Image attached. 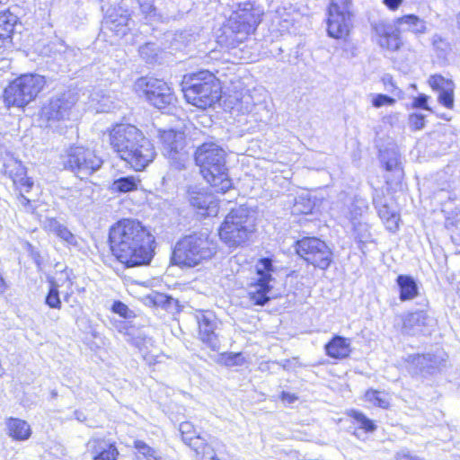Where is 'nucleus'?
Instances as JSON below:
<instances>
[{
    "label": "nucleus",
    "instance_id": "f257e3e1",
    "mask_svg": "<svg viewBox=\"0 0 460 460\" xmlns=\"http://www.w3.org/2000/svg\"><path fill=\"white\" fill-rule=\"evenodd\" d=\"M109 243L113 256L127 268L148 265L155 255V236L136 219L124 218L114 224Z\"/></svg>",
    "mask_w": 460,
    "mask_h": 460
},
{
    "label": "nucleus",
    "instance_id": "f03ea898",
    "mask_svg": "<svg viewBox=\"0 0 460 460\" xmlns=\"http://www.w3.org/2000/svg\"><path fill=\"white\" fill-rule=\"evenodd\" d=\"M204 179L217 192L226 193L233 187L226 164L225 150L214 142L200 145L194 155Z\"/></svg>",
    "mask_w": 460,
    "mask_h": 460
},
{
    "label": "nucleus",
    "instance_id": "7ed1b4c3",
    "mask_svg": "<svg viewBox=\"0 0 460 460\" xmlns=\"http://www.w3.org/2000/svg\"><path fill=\"white\" fill-rule=\"evenodd\" d=\"M217 252V243L210 237L208 229L184 235L173 248L172 261L181 267H194L211 259Z\"/></svg>",
    "mask_w": 460,
    "mask_h": 460
},
{
    "label": "nucleus",
    "instance_id": "20e7f679",
    "mask_svg": "<svg viewBox=\"0 0 460 460\" xmlns=\"http://www.w3.org/2000/svg\"><path fill=\"white\" fill-rule=\"evenodd\" d=\"M181 86L186 101L200 109L212 106L221 97L219 81L208 71L185 75Z\"/></svg>",
    "mask_w": 460,
    "mask_h": 460
},
{
    "label": "nucleus",
    "instance_id": "39448f33",
    "mask_svg": "<svg viewBox=\"0 0 460 460\" xmlns=\"http://www.w3.org/2000/svg\"><path fill=\"white\" fill-rule=\"evenodd\" d=\"M262 14L263 12L250 2L239 4L223 29L226 44L235 48L246 40L256 30Z\"/></svg>",
    "mask_w": 460,
    "mask_h": 460
},
{
    "label": "nucleus",
    "instance_id": "423d86ee",
    "mask_svg": "<svg viewBox=\"0 0 460 460\" xmlns=\"http://www.w3.org/2000/svg\"><path fill=\"white\" fill-rule=\"evenodd\" d=\"M377 44L389 51H397L402 45L400 28L415 34H423L427 31L425 21L415 14H406L395 20L394 23L380 21L372 24Z\"/></svg>",
    "mask_w": 460,
    "mask_h": 460
},
{
    "label": "nucleus",
    "instance_id": "0eeeda50",
    "mask_svg": "<svg viewBox=\"0 0 460 460\" xmlns=\"http://www.w3.org/2000/svg\"><path fill=\"white\" fill-rule=\"evenodd\" d=\"M255 231V217L243 207L232 209L219 228V236L229 248L244 245Z\"/></svg>",
    "mask_w": 460,
    "mask_h": 460
},
{
    "label": "nucleus",
    "instance_id": "6e6552de",
    "mask_svg": "<svg viewBox=\"0 0 460 460\" xmlns=\"http://www.w3.org/2000/svg\"><path fill=\"white\" fill-rule=\"evenodd\" d=\"M45 84L44 76L38 74L22 75L5 88V102L8 105L24 107L37 97Z\"/></svg>",
    "mask_w": 460,
    "mask_h": 460
},
{
    "label": "nucleus",
    "instance_id": "1a4fd4ad",
    "mask_svg": "<svg viewBox=\"0 0 460 460\" xmlns=\"http://www.w3.org/2000/svg\"><path fill=\"white\" fill-rule=\"evenodd\" d=\"M65 168L73 172L78 178L84 179L97 172L102 160L94 152L82 146H72L63 157Z\"/></svg>",
    "mask_w": 460,
    "mask_h": 460
},
{
    "label": "nucleus",
    "instance_id": "9d476101",
    "mask_svg": "<svg viewBox=\"0 0 460 460\" xmlns=\"http://www.w3.org/2000/svg\"><path fill=\"white\" fill-rule=\"evenodd\" d=\"M257 279L248 286L247 295L250 302L254 305L263 306L270 300V292L273 280L272 273L276 268L270 258H261L255 265Z\"/></svg>",
    "mask_w": 460,
    "mask_h": 460
},
{
    "label": "nucleus",
    "instance_id": "9b49d317",
    "mask_svg": "<svg viewBox=\"0 0 460 460\" xmlns=\"http://www.w3.org/2000/svg\"><path fill=\"white\" fill-rule=\"evenodd\" d=\"M352 0H331L328 8L327 33L334 39H346L352 27Z\"/></svg>",
    "mask_w": 460,
    "mask_h": 460
},
{
    "label": "nucleus",
    "instance_id": "f8f14e48",
    "mask_svg": "<svg viewBox=\"0 0 460 460\" xmlns=\"http://www.w3.org/2000/svg\"><path fill=\"white\" fill-rule=\"evenodd\" d=\"M136 87L137 91L142 92L146 101L158 110L170 109L176 102L172 88L163 80L142 77L137 81Z\"/></svg>",
    "mask_w": 460,
    "mask_h": 460
},
{
    "label": "nucleus",
    "instance_id": "ddd939ff",
    "mask_svg": "<svg viewBox=\"0 0 460 460\" xmlns=\"http://www.w3.org/2000/svg\"><path fill=\"white\" fill-rule=\"evenodd\" d=\"M296 252L307 263L326 270L332 261V252L323 240L317 237H304L296 242Z\"/></svg>",
    "mask_w": 460,
    "mask_h": 460
},
{
    "label": "nucleus",
    "instance_id": "4468645a",
    "mask_svg": "<svg viewBox=\"0 0 460 460\" xmlns=\"http://www.w3.org/2000/svg\"><path fill=\"white\" fill-rule=\"evenodd\" d=\"M447 353L437 349L423 354H411L404 359L405 367L412 376L428 377L438 374L447 360Z\"/></svg>",
    "mask_w": 460,
    "mask_h": 460
},
{
    "label": "nucleus",
    "instance_id": "2eb2a0df",
    "mask_svg": "<svg viewBox=\"0 0 460 460\" xmlns=\"http://www.w3.org/2000/svg\"><path fill=\"white\" fill-rule=\"evenodd\" d=\"M179 431L181 440L195 453L198 460H218L216 454V439L201 436L190 421L181 422Z\"/></svg>",
    "mask_w": 460,
    "mask_h": 460
},
{
    "label": "nucleus",
    "instance_id": "dca6fc26",
    "mask_svg": "<svg viewBox=\"0 0 460 460\" xmlns=\"http://www.w3.org/2000/svg\"><path fill=\"white\" fill-rule=\"evenodd\" d=\"M164 155L169 160L172 167L181 171L185 168L187 153L184 150V134L174 129L159 130Z\"/></svg>",
    "mask_w": 460,
    "mask_h": 460
},
{
    "label": "nucleus",
    "instance_id": "f3484780",
    "mask_svg": "<svg viewBox=\"0 0 460 460\" xmlns=\"http://www.w3.org/2000/svg\"><path fill=\"white\" fill-rule=\"evenodd\" d=\"M144 137L145 136L137 127L130 124H119L110 133V144L114 152L122 158Z\"/></svg>",
    "mask_w": 460,
    "mask_h": 460
},
{
    "label": "nucleus",
    "instance_id": "a211bd4d",
    "mask_svg": "<svg viewBox=\"0 0 460 460\" xmlns=\"http://www.w3.org/2000/svg\"><path fill=\"white\" fill-rule=\"evenodd\" d=\"M78 101L77 93L67 90L49 99L48 104L42 107V117L47 120L59 121L69 119L72 108Z\"/></svg>",
    "mask_w": 460,
    "mask_h": 460
},
{
    "label": "nucleus",
    "instance_id": "6ab92c4d",
    "mask_svg": "<svg viewBox=\"0 0 460 460\" xmlns=\"http://www.w3.org/2000/svg\"><path fill=\"white\" fill-rule=\"evenodd\" d=\"M156 152L154 145L147 137L141 139L121 158L135 171H143L155 158Z\"/></svg>",
    "mask_w": 460,
    "mask_h": 460
},
{
    "label": "nucleus",
    "instance_id": "aec40b11",
    "mask_svg": "<svg viewBox=\"0 0 460 460\" xmlns=\"http://www.w3.org/2000/svg\"><path fill=\"white\" fill-rule=\"evenodd\" d=\"M195 319L199 326V339L212 350L219 349V341L215 330L217 323L212 312L199 311L195 314Z\"/></svg>",
    "mask_w": 460,
    "mask_h": 460
},
{
    "label": "nucleus",
    "instance_id": "412c9836",
    "mask_svg": "<svg viewBox=\"0 0 460 460\" xmlns=\"http://www.w3.org/2000/svg\"><path fill=\"white\" fill-rule=\"evenodd\" d=\"M434 319L424 310L409 313L403 316L402 332L409 336H417L429 332Z\"/></svg>",
    "mask_w": 460,
    "mask_h": 460
},
{
    "label": "nucleus",
    "instance_id": "4be33fe9",
    "mask_svg": "<svg viewBox=\"0 0 460 460\" xmlns=\"http://www.w3.org/2000/svg\"><path fill=\"white\" fill-rule=\"evenodd\" d=\"M190 204L202 216H216L218 211L215 197L205 190H189Z\"/></svg>",
    "mask_w": 460,
    "mask_h": 460
},
{
    "label": "nucleus",
    "instance_id": "5701e85b",
    "mask_svg": "<svg viewBox=\"0 0 460 460\" xmlns=\"http://www.w3.org/2000/svg\"><path fill=\"white\" fill-rule=\"evenodd\" d=\"M373 204L377 209L378 216L384 222L386 229L391 232H395L398 229L400 215L391 209L390 207L384 202V197L380 195H376L373 198Z\"/></svg>",
    "mask_w": 460,
    "mask_h": 460
},
{
    "label": "nucleus",
    "instance_id": "b1692460",
    "mask_svg": "<svg viewBox=\"0 0 460 460\" xmlns=\"http://www.w3.org/2000/svg\"><path fill=\"white\" fill-rule=\"evenodd\" d=\"M399 288V299L402 302L412 300L419 295V286L415 279L410 275H399L396 278Z\"/></svg>",
    "mask_w": 460,
    "mask_h": 460
},
{
    "label": "nucleus",
    "instance_id": "393cba45",
    "mask_svg": "<svg viewBox=\"0 0 460 460\" xmlns=\"http://www.w3.org/2000/svg\"><path fill=\"white\" fill-rule=\"evenodd\" d=\"M18 17L10 11L0 13V49L12 41V35Z\"/></svg>",
    "mask_w": 460,
    "mask_h": 460
},
{
    "label": "nucleus",
    "instance_id": "a878e982",
    "mask_svg": "<svg viewBox=\"0 0 460 460\" xmlns=\"http://www.w3.org/2000/svg\"><path fill=\"white\" fill-rule=\"evenodd\" d=\"M324 348L327 356L336 359L345 358L350 353L349 342L346 338L339 335H335Z\"/></svg>",
    "mask_w": 460,
    "mask_h": 460
},
{
    "label": "nucleus",
    "instance_id": "bb28decb",
    "mask_svg": "<svg viewBox=\"0 0 460 460\" xmlns=\"http://www.w3.org/2000/svg\"><path fill=\"white\" fill-rule=\"evenodd\" d=\"M93 443V450L95 453L93 460H117L119 451L115 443L105 439H95Z\"/></svg>",
    "mask_w": 460,
    "mask_h": 460
},
{
    "label": "nucleus",
    "instance_id": "cd10ccee",
    "mask_svg": "<svg viewBox=\"0 0 460 460\" xmlns=\"http://www.w3.org/2000/svg\"><path fill=\"white\" fill-rule=\"evenodd\" d=\"M7 427L9 435L16 440H26L31 437V429L25 420L11 418Z\"/></svg>",
    "mask_w": 460,
    "mask_h": 460
},
{
    "label": "nucleus",
    "instance_id": "c85d7f7f",
    "mask_svg": "<svg viewBox=\"0 0 460 460\" xmlns=\"http://www.w3.org/2000/svg\"><path fill=\"white\" fill-rule=\"evenodd\" d=\"M3 172L7 175L14 184H17V180L27 174V170L21 161L10 157L4 160L3 164Z\"/></svg>",
    "mask_w": 460,
    "mask_h": 460
},
{
    "label": "nucleus",
    "instance_id": "c756f323",
    "mask_svg": "<svg viewBox=\"0 0 460 460\" xmlns=\"http://www.w3.org/2000/svg\"><path fill=\"white\" fill-rule=\"evenodd\" d=\"M130 18L128 15L111 17L105 22V28L113 32L117 37L122 38L130 30Z\"/></svg>",
    "mask_w": 460,
    "mask_h": 460
},
{
    "label": "nucleus",
    "instance_id": "7c9ffc66",
    "mask_svg": "<svg viewBox=\"0 0 460 460\" xmlns=\"http://www.w3.org/2000/svg\"><path fill=\"white\" fill-rule=\"evenodd\" d=\"M139 180L135 176H123L115 179L111 185L112 192L127 193L137 189Z\"/></svg>",
    "mask_w": 460,
    "mask_h": 460
},
{
    "label": "nucleus",
    "instance_id": "2f4dec72",
    "mask_svg": "<svg viewBox=\"0 0 460 460\" xmlns=\"http://www.w3.org/2000/svg\"><path fill=\"white\" fill-rule=\"evenodd\" d=\"M367 201L358 196H355L350 206L349 207V220L355 224L357 220L367 210Z\"/></svg>",
    "mask_w": 460,
    "mask_h": 460
},
{
    "label": "nucleus",
    "instance_id": "473e14b6",
    "mask_svg": "<svg viewBox=\"0 0 460 460\" xmlns=\"http://www.w3.org/2000/svg\"><path fill=\"white\" fill-rule=\"evenodd\" d=\"M90 194L91 190L89 188L75 190L69 196V201L75 204L77 208L82 209L92 202Z\"/></svg>",
    "mask_w": 460,
    "mask_h": 460
},
{
    "label": "nucleus",
    "instance_id": "72a5a7b5",
    "mask_svg": "<svg viewBox=\"0 0 460 460\" xmlns=\"http://www.w3.org/2000/svg\"><path fill=\"white\" fill-rule=\"evenodd\" d=\"M349 416L354 420V423L357 424L359 429H364L366 432H374L376 429V425L374 421L358 411L351 410Z\"/></svg>",
    "mask_w": 460,
    "mask_h": 460
},
{
    "label": "nucleus",
    "instance_id": "f704fd0d",
    "mask_svg": "<svg viewBox=\"0 0 460 460\" xmlns=\"http://www.w3.org/2000/svg\"><path fill=\"white\" fill-rule=\"evenodd\" d=\"M429 84L435 92L440 93L449 88H455V84L451 79L445 78L441 75H432L429 78Z\"/></svg>",
    "mask_w": 460,
    "mask_h": 460
},
{
    "label": "nucleus",
    "instance_id": "c9c22d12",
    "mask_svg": "<svg viewBox=\"0 0 460 460\" xmlns=\"http://www.w3.org/2000/svg\"><path fill=\"white\" fill-rule=\"evenodd\" d=\"M134 447L146 460H161V453L142 440H136Z\"/></svg>",
    "mask_w": 460,
    "mask_h": 460
},
{
    "label": "nucleus",
    "instance_id": "e433bc0d",
    "mask_svg": "<svg viewBox=\"0 0 460 460\" xmlns=\"http://www.w3.org/2000/svg\"><path fill=\"white\" fill-rule=\"evenodd\" d=\"M366 401L369 402L375 406L387 409L389 407V401L387 399V396L385 393L375 391V390H369L365 394Z\"/></svg>",
    "mask_w": 460,
    "mask_h": 460
},
{
    "label": "nucleus",
    "instance_id": "4c0bfd02",
    "mask_svg": "<svg viewBox=\"0 0 460 460\" xmlns=\"http://www.w3.org/2000/svg\"><path fill=\"white\" fill-rule=\"evenodd\" d=\"M381 157L386 171L396 170L400 165V157L394 150L385 151Z\"/></svg>",
    "mask_w": 460,
    "mask_h": 460
},
{
    "label": "nucleus",
    "instance_id": "58836bf2",
    "mask_svg": "<svg viewBox=\"0 0 460 460\" xmlns=\"http://www.w3.org/2000/svg\"><path fill=\"white\" fill-rule=\"evenodd\" d=\"M45 303L50 308L60 309L61 308V300L59 297V291L58 289V285L52 283L49 287V292L45 298Z\"/></svg>",
    "mask_w": 460,
    "mask_h": 460
},
{
    "label": "nucleus",
    "instance_id": "ea45409f",
    "mask_svg": "<svg viewBox=\"0 0 460 460\" xmlns=\"http://www.w3.org/2000/svg\"><path fill=\"white\" fill-rule=\"evenodd\" d=\"M432 45L439 57H446L451 50L449 42L438 34L433 35Z\"/></svg>",
    "mask_w": 460,
    "mask_h": 460
},
{
    "label": "nucleus",
    "instance_id": "a19ab883",
    "mask_svg": "<svg viewBox=\"0 0 460 460\" xmlns=\"http://www.w3.org/2000/svg\"><path fill=\"white\" fill-rule=\"evenodd\" d=\"M158 49L155 43L148 42L139 48V54L147 63H153L157 57Z\"/></svg>",
    "mask_w": 460,
    "mask_h": 460
},
{
    "label": "nucleus",
    "instance_id": "79ce46f5",
    "mask_svg": "<svg viewBox=\"0 0 460 460\" xmlns=\"http://www.w3.org/2000/svg\"><path fill=\"white\" fill-rule=\"evenodd\" d=\"M141 13L146 22L153 21L156 16V9L154 6V0H137Z\"/></svg>",
    "mask_w": 460,
    "mask_h": 460
},
{
    "label": "nucleus",
    "instance_id": "37998d69",
    "mask_svg": "<svg viewBox=\"0 0 460 460\" xmlns=\"http://www.w3.org/2000/svg\"><path fill=\"white\" fill-rule=\"evenodd\" d=\"M154 303L156 305H161L162 307L165 308L166 310L171 309L173 305L176 306L178 301L172 298L170 296H167L165 294L158 293L154 297Z\"/></svg>",
    "mask_w": 460,
    "mask_h": 460
},
{
    "label": "nucleus",
    "instance_id": "c03bdc74",
    "mask_svg": "<svg viewBox=\"0 0 460 460\" xmlns=\"http://www.w3.org/2000/svg\"><path fill=\"white\" fill-rule=\"evenodd\" d=\"M222 360L226 367L242 366L244 363V358L242 353H226L222 356Z\"/></svg>",
    "mask_w": 460,
    "mask_h": 460
},
{
    "label": "nucleus",
    "instance_id": "a18cd8bd",
    "mask_svg": "<svg viewBox=\"0 0 460 460\" xmlns=\"http://www.w3.org/2000/svg\"><path fill=\"white\" fill-rule=\"evenodd\" d=\"M454 89L449 88L438 93V102L446 108L451 109L454 105Z\"/></svg>",
    "mask_w": 460,
    "mask_h": 460
},
{
    "label": "nucleus",
    "instance_id": "49530a36",
    "mask_svg": "<svg viewBox=\"0 0 460 460\" xmlns=\"http://www.w3.org/2000/svg\"><path fill=\"white\" fill-rule=\"evenodd\" d=\"M395 103V100L386 94H375L372 98V105L375 108H380L382 106H392Z\"/></svg>",
    "mask_w": 460,
    "mask_h": 460
},
{
    "label": "nucleus",
    "instance_id": "de8ad7c7",
    "mask_svg": "<svg viewBox=\"0 0 460 460\" xmlns=\"http://www.w3.org/2000/svg\"><path fill=\"white\" fill-rule=\"evenodd\" d=\"M63 224H61L55 217H46L42 222V228L49 233L57 235L59 232V229L62 227Z\"/></svg>",
    "mask_w": 460,
    "mask_h": 460
},
{
    "label": "nucleus",
    "instance_id": "09e8293b",
    "mask_svg": "<svg viewBox=\"0 0 460 460\" xmlns=\"http://www.w3.org/2000/svg\"><path fill=\"white\" fill-rule=\"evenodd\" d=\"M57 236L70 245H74V246L77 245V240H76L75 236L64 225L59 229V232L57 234Z\"/></svg>",
    "mask_w": 460,
    "mask_h": 460
},
{
    "label": "nucleus",
    "instance_id": "8fccbe9b",
    "mask_svg": "<svg viewBox=\"0 0 460 460\" xmlns=\"http://www.w3.org/2000/svg\"><path fill=\"white\" fill-rule=\"evenodd\" d=\"M409 123L414 130L422 129L425 126V117L422 114H411L409 118Z\"/></svg>",
    "mask_w": 460,
    "mask_h": 460
},
{
    "label": "nucleus",
    "instance_id": "3c124183",
    "mask_svg": "<svg viewBox=\"0 0 460 460\" xmlns=\"http://www.w3.org/2000/svg\"><path fill=\"white\" fill-rule=\"evenodd\" d=\"M112 311L124 318H128L130 313L128 307L120 301H115L113 303Z\"/></svg>",
    "mask_w": 460,
    "mask_h": 460
},
{
    "label": "nucleus",
    "instance_id": "603ef678",
    "mask_svg": "<svg viewBox=\"0 0 460 460\" xmlns=\"http://www.w3.org/2000/svg\"><path fill=\"white\" fill-rule=\"evenodd\" d=\"M395 458L396 460H422L420 456L411 455L407 449H402L397 452Z\"/></svg>",
    "mask_w": 460,
    "mask_h": 460
},
{
    "label": "nucleus",
    "instance_id": "864d4df0",
    "mask_svg": "<svg viewBox=\"0 0 460 460\" xmlns=\"http://www.w3.org/2000/svg\"><path fill=\"white\" fill-rule=\"evenodd\" d=\"M428 96L426 94L418 95L413 102V106L419 109L429 110L428 107Z\"/></svg>",
    "mask_w": 460,
    "mask_h": 460
},
{
    "label": "nucleus",
    "instance_id": "5fc2aeb1",
    "mask_svg": "<svg viewBox=\"0 0 460 460\" xmlns=\"http://www.w3.org/2000/svg\"><path fill=\"white\" fill-rule=\"evenodd\" d=\"M21 190L28 192L31 187L33 186V181L31 179L28 178L26 175L17 180V184Z\"/></svg>",
    "mask_w": 460,
    "mask_h": 460
},
{
    "label": "nucleus",
    "instance_id": "6e6d98bb",
    "mask_svg": "<svg viewBox=\"0 0 460 460\" xmlns=\"http://www.w3.org/2000/svg\"><path fill=\"white\" fill-rule=\"evenodd\" d=\"M402 2L403 0H383L384 4L392 11L397 10Z\"/></svg>",
    "mask_w": 460,
    "mask_h": 460
},
{
    "label": "nucleus",
    "instance_id": "4d7b16f0",
    "mask_svg": "<svg viewBox=\"0 0 460 460\" xmlns=\"http://www.w3.org/2000/svg\"><path fill=\"white\" fill-rule=\"evenodd\" d=\"M280 399L283 402H287L288 403H293L298 399V397L294 394H290L288 392L283 391L280 394Z\"/></svg>",
    "mask_w": 460,
    "mask_h": 460
},
{
    "label": "nucleus",
    "instance_id": "13d9d810",
    "mask_svg": "<svg viewBox=\"0 0 460 460\" xmlns=\"http://www.w3.org/2000/svg\"><path fill=\"white\" fill-rule=\"evenodd\" d=\"M17 200L18 203L23 208H25L28 211L31 210V200L28 198H26L23 194L20 193L17 196Z\"/></svg>",
    "mask_w": 460,
    "mask_h": 460
},
{
    "label": "nucleus",
    "instance_id": "bf43d9fd",
    "mask_svg": "<svg viewBox=\"0 0 460 460\" xmlns=\"http://www.w3.org/2000/svg\"><path fill=\"white\" fill-rule=\"evenodd\" d=\"M74 416H75V418L77 420H79V421H81V422H84V421L86 420V417H85V415L84 414V412H82V411H77V410L74 411Z\"/></svg>",
    "mask_w": 460,
    "mask_h": 460
},
{
    "label": "nucleus",
    "instance_id": "052dcab7",
    "mask_svg": "<svg viewBox=\"0 0 460 460\" xmlns=\"http://www.w3.org/2000/svg\"><path fill=\"white\" fill-rule=\"evenodd\" d=\"M7 289V286L5 283V280L4 279L3 276L0 274V294H3Z\"/></svg>",
    "mask_w": 460,
    "mask_h": 460
},
{
    "label": "nucleus",
    "instance_id": "680f3d73",
    "mask_svg": "<svg viewBox=\"0 0 460 460\" xmlns=\"http://www.w3.org/2000/svg\"><path fill=\"white\" fill-rule=\"evenodd\" d=\"M34 256V261L35 262L40 265V254L39 253H36L33 255Z\"/></svg>",
    "mask_w": 460,
    "mask_h": 460
},
{
    "label": "nucleus",
    "instance_id": "e2e57ef3",
    "mask_svg": "<svg viewBox=\"0 0 460 460\" xmlns=\"http://www.w3.org/2000/svg\"><path fill=\"white\" fill-rule=\"evenodd\" d=\"M71 295L70 294H66L64 297L65 301L66 302H68L69 301V298H70Z\"/></svg>",
    "mask_w": 460,
    "mask_h": 460
},
{
    "label": "nucleus",
    "instance_id": "0e129e2a",
    "mask_svg": "<svg viewBox=\"0 0 460 460\" xmlns=\"http://www.w3.org/2000/svg\"><path fill=\"white\" fill-rule=\"evenodd\" d=\"M457 24H458V27L460 28V14L457 17Z\"/></svg>",
    "mask_w": 460,
    "mask_h": 460
},
{
    "label": "nucleus",
    "instance_id": "69168bd1",
    "mask_svg": "<svg viewBox=\"0 0 460 460\" xmlns=\"http://www.w3.org/2000/svg\"><path fill=\"white\" fill-rule=\"evenodd\" d=\"M197 190V187L190 188L189 190Z\"/></svg>",
    "mask_w": 460,
    "mask_h": 460
},
{
    "label": "nucleus",
    "instance_id": "338daca9",
    "mask_svg": "<svg viewBox=\"0 0 460 460\" xmlns=\"http://www.w3.org/2000/svg\"><path fill=\"white\" fill-rule=\"evenodd\" d=\"M281 367H282L283 368H286L287 364H283V365H281Z\"/></svg>",
    "mask_w": 460,
    "mask_h": 460
}]
</instances>
